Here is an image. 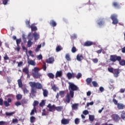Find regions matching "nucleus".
<instances>
[{
  "instance_id": "obj_1",
  "label": "nucleus",
  "mask_w": 125,
  "mask_h": 125,
  "mask_svg": "<svg viewBox=\"0 0 125 125\" xmlns=\"http://www.w3.org/2000/svg\"><path fill=\"white\" fill-rule=\"evenodd\" d=\"M68 89L69 90V93H67L66 94V96L65 97V101L66 103H70V101H71V99L70 98V96L71 98H74V91H78L80 90V88L78 86L75 85L74 83H68Z\"/></svg>"
},
{
  "instance_id": "obj_2",
  "label": "nucleus",
  "mask_w": 125,
  "mask_h": 125,
  "mask_svg": "<svg viewBox=\"0 0 125 125\" xmlns=\"http://www.w3.org/2000/svg\"><path fill=\"white\" fill-rule=\"evenodd\" d=\"M29 84L31 87L30 96L32 98L36 97V93H37V89H42V85L39 82H30Z\"/></svg>"
},
{
  "instance_id": "obj_3",
  "label": "nucleus",
  "mask_w": 125,
  "mask_h": 125,
  "mask_svg": "<svg viewBox=\"0 0 125 125\" xmlns=\"http://www.w3.org/2000/svg\"><path fill=\"white\" fill-rule=\"evenodd\" d=\"M108 71L109 73L113 74V76L115 78H118L120 75V73H121V69L119 68L114 69L113 67L108 68Z\"/></svg>"
},
{
  "instance_id": "obj_4",
  "label": "nucleus",
  "mask_w": 125,
  "mask_h": 125,
  "mask_svg": "<svg viewBox=\"0 0 125 125\" xmlns=\"http://www.w3.org/2000/svg\"><path fill=\"white\" fill-rule=\"evenodd\" d=\"M39 71H40V68L37 67H35L32 69V74L34 79H41L42 75L41 73H39Z\"/></svg>"
},
{
  "instance_id": "obj_5",
  "label": "nucleus",
  "mask_w": 125,
  "mask_h": 125,
  "mask_svg": "<svg viewBox=\"0 0 125 125\" xmlns=\"http://www.w3.org/2000/svg\"><path fill=\"white\" fill-rule=\"evenodd\" d=\"M86 83H87V85H89L90 87H92V85H91V83L93 84V86L94 87H97L98 84L96 81H93L92 82V78H88L86 79Z\"/></svg>"
},
{
  "instance_id": "obj_6",
  "label": "nucleus",
  "mask_w": 125,
  "mask_h": 125,
  "mask_svg": "<svg viewBox=\"0 0 125 125\" xmlns=\"http://www.w3.org/2000/svg\"><path fill=\"white\" fill-rule=\"evenodd\" d=\"M110 60L112 62H116V61H121L122 60V57L121 56H117L116 55H111L110 57Z\"/></svg>"
},
{
  "instance_id": "obj_7",
  "label": "nucleus",
  "mask_w": 125,
  "mask_h": 125,
  "mask_svg": "<svg viewBox=\"0 0 125 125\" xmlns=\"http://www.w3.org/2000/svg\"><path fill=\"white\" fill-rule=\"evenodd\" d=\"M118 16L116 15L112 14L111 15L110 18L112 20V24L113 25H116L119 23V20L117 19Z\"/></svg>"
},
{
  "instance_id": "obj_8",
  "label": "nucleus",
  "mask_w": 125,
  "mask_h": 125,
  "mask_svg": "<svg viewBox=\"0 0 125 125\" xmlns=\"http://www.w3.org/2000/svg\"><path fill=\"white\" fill-rule=\"evenodd\" d=\"M111 117L112 118L113 121H114V122H116V123H118V122H120V120H121V117H120V115L117 114H112Z\"/></svg>"
},
{
  "instance_id": "obj_9",
  "label": "nucleus",
  "mask_w": 125,
  "mask_h": 125,
  "mask_svg": "<svg viewBox=\"0 0 125 125\" xmlns=\"http://www.w3.org/2000/svg\"><path fill=\"white\" fill-rule=\"evenodd\" d=\"M47 107L49 108V112H54L55 111V105L54 104L52 105L51 104H49Z\"/></svg>"
},
{
  "instance_id": "obj_10",
  "label": "nucleus",
  "mask_w": 125,
  "mask_h": 125,
  "mask_svg": "<svg viewBox=\"0 0 125 125\" xmlns=\"http://www.w3.org/2000/svg\"><path fill=\"white\" fill-rule=\"evenodd\" d=\"M117 108H118V110H123V109H125V104H124L119 103L117 104Z\"/></svg>"
},
{
  "instance_id": "obj_11",
  "label": "nucleus",
  "mask_w": 125,
  "mask_h": 125,
  "mask_svg": "<svg viewBox=\"0 0 125 125\" xmlns=\"http://www.w3.org/2000/svg\"><path fill=\"white\" fill-rule=\"evenodd\" d=\"M27 63L29 65H32V66H35L36 65V62L33 60H30L29 59V56H27Z\"/></svg>"
},
{
  "instance_id": "obj_12",
  "label": "nucleus",
  "mask_w": 125,
  "mask_h": 125,
  "mask_svg": "<svg viewBox=\"0 0 125 125\" xmlns=\"http://www.w3.org/2000/svg\"><path fill=\"white\" fill-rule=\"evenodd\" d=\"M46 63L51 64L54 62V58L50 57L46 61Z\"/></svg>"
},
{
  "instance_id": "obj_13",
  "label": "nucleus",
  "mask_w": 125,
  "mask_h": 125,
  "mask_svg": "<svg viewBox=\"0 0 125 125\" xmlns=\"http://www.w3.org/2000/svg\"><path fill=\"white\" fill-rule=\"evenodd\" d=\"M70 123L69 119H63L61 120V124L62 125H68Z\"/></svg>"
},
{
  "instance_id": "obj_14",
  "label": "nucleus",
  "mask_w": 125,
  "mask_h": 125,
  "mask_svg": "<svg viewBox=\"0 0 125 125\" xmlns=\"http://www.w3.org/2000/svg\"><path fill=\"white\" fill-rule=\"evenodd\" d=\"M49 24L50 26H52V27H56V25H57V23L55 21L53 20H52L50 21Z\"/></svg>"
},
{
  "instance_id": "obj_15",
  "label": "nucleus",
  "mask_w": 125,
  "mask_h": 125,
  "mask_svg": "<svg viewBox=\"0 0 125 125\" xmlns=\"http://www.w3.org/2000/svg\"><path fill=\"white\" fill-rule=\"evenodd\" d=\"M33 36L34 38L35 41H38L40 39V35L37 32H34L33 34Z\"/></svg>"
},
{
  "instance_id": "obj_16",
  "label": "nucleus",
  "mask_w": 125,
  "mask_h": 125,
  "mask_svg": "<svg viewBox=\"0 0 125 125\" xmlns=\"http://www.w3.org/2000/svg\"><path fill=\"white\" fill-rule=\"evenodd\" d=\"M93 44V42L91 41H87L85 42L84 45V46H91V45H92Z\"/></svg>"
},
{
  "instance_id": "obj_17",
  "label": "nucleus",
  "mask_w": 125,
  "mask_h": 125,
  "mask_svg": "<svg viewBox=\"0 0 125 125\" xmlns=\"http://www.w3.org/2000/svg\"><path fill=\"white\" fill-rule=\"evenodd\" d=\"M31 29L32 32H36V31L38 30V28L34 24H32L30 27H29Z\"/></svg>"
},
{
  "instance_id": "obj_18",
  "label": "nucleus",
  "mask_w": 125,
  "mask_h": 125,
  "mask_svg": "<svg viewBox=\"0 0 125 125\" xmlns=\"http://www.w3.org/2000/svg\"><path fill=\"white\" fill-rule=\"evenodd\" d=\"M43 95L44 97H47L48 95V91L47 89H42Z\"/></svg>"
},
{
  "instance_id": "obj_19",
  "label": "nucleus",
  "mask_w": 125,
  "mask_h": 125,
  "mask_svg": "<svg viewBox=\"0 0 125 125\" xmlns=\"http://www.w3.org/2000/svg\"><path fill=\"white\" fill-rule=\"evenodd\" d=\"M61 77H62V71H57L56 73V78H60Z\"/></svg>"
},
{
  "instance_id": "obj_20",
  "label": "nucleus",
  "mask_w": 125,
  "mask_h": 125,
  "mask_svg": "<svg viewBox=\"0 0 125 125\" xmlns=\"http://www.w3.org/2000/svg\"><path fill=\"white\" fill-rule=\"evenodd\" d=\"M76 58L78 61L81 62L82 61V59H83V56L82 55H77Z\"/></svg>"
},
{
  "instance_id": "obj_21",
  "label": "nucleus",
  "mask_w": 125,
  "mask_h": 125,
  "mask_svg": "<svg viewBox=\"0 0 125 125\" xmlns=\"http://www.w3.org/2000/svg\"><path fill=\"white\" fill-rule=\"evenodd\" d=\"M55 110H56L58 112H61L63 110V106H55Z\"/></svg>"
},
{
  "instance_id": "obj_22",
  "label": "nucleus",
  "mask_w": 125,
  "mask_h": 125,
  "mask_svg": "<svg viewBox=\"0 0 125 125\" xmlns=\"http://www.w3.org/2000/svg\"><path fill=\"white\" fill-rule=\"evenodd\" d=\"M112 5L113 6L115 7V8H120V4H119V3L117 2H114L113 3H112Z\"/></svg>"
},
{
  "instance_id": "obj_23",
  "label": "nucleus",
  "mask_w": 125,
  "mask_h": 125,
  "mask_svg": "<svg viewBox=\"0 0 125 125\" xmlns=\"http://www.w3.org/2000/svg\"><path fill=\"white\" fill-rule=\"evenodd\" d=\"M33 44V42H32V39H30L27 42L28 47H31Z\"/></svg>"
},
{
  "instance_id": "obj_24",
  "label": "nucleus",
  "mask_w": 125,
  "mask_h": 125,
  "mask_svg": "<svg viewBox=\"0 0 125 125\" xmlns=\"http://www.w3.org/2000/svg\"><path fill=\"white\" fill-rule=\"evenodd\" d=\"M47 76L49 77L50 79L53 80L54 79V75L52 73H49L47 74Z\"/></svg>"
},
{
  "instance_id": "obj_25",
  "label": "nucleus",
  "mask_w": 125,
  "mask_h": 125,
  "mask_svg": "<svg viewBox=\"0 0 125 125\" xmlns=\"http://www.w3.org/2000/svg\"><path fill=\"white\" fill-rule=\"evenodd\" d=\"M18 83L19 87H22L23 86V83H22V81L21 80V79H19L18 80Z\"/></svg>"
},
{
  "instance_id": "obj_26",
  "label": "nucleus",
  "mask_w": 125,
  "mask_h": 125,
  "mask_svg": "<svg viewBox=\"0 0 125 125\" xmlns=\"http://www.w3.org/2000/svg\"><path fill=\"white\" fill-rule=\"evenodd\" d=\"M78 106H79V104H74L72 105V108L73 110H76V109H78Z\"/></svg>"
},
{
  "instance_id": "obj_27",
  "label": "nucleus",
  "mask_w": 125,
  "mask_h": 125,
  "mask_svg": "<svg viewBox=\"0 0 125 125\" xmlns=\"http://www.w3.org/2000/svg\"><path fill=\"white\" fill-rule=\"evenodd\" d=\"M63 49V48L60 45H58L56 48V51L57 52H59V51H61V50H62Z\"/></svg>"
},
{
  "instance_id": "obj_28",
  "label": "nucleus",
  "mask_w": 125,
  "mask_h": 125,
  "mask_svg": "<svg viewBox=\"0 0 125 125\" xmlns=\"http://www.w3.org/2000/svg\"><path fill=\"white\" fill-rule=\"evenodd\" d=\"M22 72L26 74L29 73V68H28V67L23 68L22 69Z\"/></svg>"
},
{
  "instance_id": "obj_29",
  "label": "nucleus",
  "mask_w": 125,
  "mask_h": 125,
  "mask_svg": "<svg viewBox=\"0 0 125 125\" xmlns=\"http://www.w3.org/2000/svg\"><path fill=\"white\" fill-rule=\"evenodd\" d=\"M35 113H37V109L36 107H33V109L32 110L31 112L30 113L31 116L35 115Z\"/></svg>"
},
{
  "instance_id": "obj_30",
  "label": "nucleus",
  "mask_w": 125,
  "mask_h": 125,
  "mask_svg": "<svg viewBox=\"0 0 125 125\" xmlns=\"http://www.w3.org/2000/svg\"><path fill=\"white\" fill-rule=\"evenodd\" d=\"M89 120L90 122H93L94 121V115H89Z\"/></svg>"
},
{
  "instance_id": "obj_31",
  "label": "nucleus",
  "mask_w": 125,
  "mask_h": 125,
  "mask_svg": "<svg viewBox=\"0 0 125 125\" xmlns=\"http://www.w3.org/2000/svg\"><path fill=\"white\" fill-rule=\"evenodd\" d=\"M30 120L31 123H35V122H36V117L34 116H31L30 117Z\"/></svg>"
},
{
  "instance_id": "obj_32",
  "label": "nucleus",
  "mask_w": 125,
  "mask_h": 125,
  "mask_svg": "<svg viewBox=\"0 0 125 125\" xmlns=\"http://www.w3.org/2000/svg\"><path fill=\"white\" fill-rule=\"evenodd\" d=\"M65 59L67 61H71V58H70V54H66L65 55Z\"/></svg>"
},
{
  "instance_id": "obj_33",
  "label": "nucleus",
  "mask_w": 125,
  "mask_h": 125,
  "mask_svg": "<svg viewBox=\"0 0 125 125\" xmlns=\"http://www.w3.org/2000/svg\"><path fill=\"white\" fill-rule=\"evenodd\" d=\"M72 73H71L70 72H68L66 74V77H67L68 80H71L72 79Z\"/></svg>"
},
{
  "instance_id": "obj_34",
  "label": "nucleus",
  "mask_w": 125,
  "mask_h": 125,
  "mask_svg": "<svg viewBox=\"0 0 125 125\" xmlns=\"http://www.w3.org/2000/svg\"><path fill=\"white\" fill-rule=\"evenodd\" d=\"M22 90L24 94H27V93H29V90H28V89H27V88H22Z\"/></svg>"
},
{
  "instance_id": "obj_35",
  "label": "nucleus",
  "mask_w": 125,
  "mask_h": 125,
  "mask_svg": "<svg viewBox=\"0 0 125 125\" xmlns=\"http://www.w3.org/2000/svg\"><path fill=\"white\" fill-rule=\"evenodd\" d=\"M41 47H42V45L41 44L38 45L37 48L35 49V52H39Z\"/></svg>"
},
{
  "instance_id": "obj_36",
  "label": "nucleus",
  "mask_w": 125,
  "mask_h": 125,
  "mask_svg": "<svg viewBox=\"0 0 125 125\" xmlns=\"http://www.w3.org/2000/svg\"><path fill=\"white\" fill-rule=\"evenodd\" d=\"M59 94L62 98L64 97V94H65V91H60L59 92Z\"/></svg>"
},
{
  "instance_id": "obj_37",
  "label": "nucleus",
  "mask_w": 125,
  "mask_h": 125,
  "mask_svg": "<svg viewBox=\"0 0 125 125\" xmlns=\"http://www.w3.org/2000/svg\"><path fill=\"white\" fill-rule=\"evenodd\" d=\"M16 98L17 100H21V99H22V95L19 94L17 95Z\"/></svg>"
},
{
  "instance_id": "obj_38",
  "label": "nucleus",
  "mask_w": 125,
  "mask_h": 125,
  "mask_svg": "<svg viewBox=\"0 0 125 125\" xmlns=\"http://www.w3.org/2000/svg\"><path fill=\"white\" fill-rule=\"evenodd\" d=\"M3 104L5 107H8V106H10V104L6 101H3Z\"/></svg>"
},
{
  "instance_id": "obj_39",
  "label": "nucleus",
  "mask_w": 125,
  "mask_h": 125,
  "mask_svg": "<svg viewBox=\"0 0 125 125\" xmlns=\"http://www.w3.org/2000/svg\"><path fill=\"white\" fill-rule=\"evenodd\" d=\"M82 76H83V75H82V73H78L77 74V75H76V79H77L78 80H79V79H81V78H82Z\"/></svg>"
},
{
  "instance_id": "obj_40",
  "label": "nucleus",
  "mask_w": 125,
  "mask_h": 125,
  "mask_svg": "<svg viewBox=\"0 0 125 125\" xmlns=\"http://www.w3.org/2000/svg\"><path fill=\"white\" fill-rule=\"evenodd\" d=\"M45 105V102L44 100H42V102L40 103V107H43Z\"/></svg>"
},
{
  "instance_id": "obj_41",
  "label": "nucleus",
  "mask_w": 125,
  "mask_h": 125,
  "mask_svg": "<svg viewBox=\"0 0 125 125\" xmlns=\"http://www.w3.org/2000/svg\"><path fill=\"white\" fill-rule=\"evenodd\" d=\"M39 105V102L38 101H34L33 105L34 107H36V106H38Z\"/></svg>"
},
{
  "instance_id": "obj_42",
  "label": "nucleus",
  "mask_w": 125,
  "mask_h": 125,
  "mask_svg": "<svg viewBox=\"0 0 125 125\" xmlns=\"http://www.w3.org/2000/svg\"><path fill=\"white\" fill-rule=\"evenodd\" d=\"M100 22L98 23L99 26H101L103 24H104V21L103 20H99V21Z\"/></svg>"
},
{
  "instance_id": "obj_43",
  "label": "nucleus",
  "mask_w": 125,
  "mask_h": 125,
  "mask_svg": "<svg viewBox=\"0 0 125 125\" xmlns=\"http://www.w3.org/2000/svg\"><path fill=\"white\" fill-rule=\"evenodd\" d=\"M74 122L75 125H79V124H80V119L79 118H76Z\"/></svg>"
},
{
  "instance_id": "obj_44",
  "label": "nucleus",
  "mask_w": 125,
  "mask_h": 125,
  "mask_svg": "<svg viewBox=\"0 0 125 125\" xmlns=\"http://www.w3.org/2000/svg\"><path fill=\"white\" fill-rule=\"evenodd\" d=\"M121 117L122 120H124V121H125V112H123L121 114Z\"/></svg>"
},
{
  "instance_id": "obj_45",
  "label": "nucleus",
  "mask_w": 125,
  "mask_h": 125,
  "mask_svg": "<svg viewBox=\"0 0 125 125\" xmlns=\"http://www.w3.org/2000/svg\"><path fill=\"white\" fill-rule=\"evenodd\" d=\"M71 51L73 53H75L77 51V48H76V47L73 46L72 47L71 49Z\"/></svg>"
},
{
  "instance_id": "obj_46",
  "label": "nucleus",
  "mask_w": 125,
  "mask_h": 125,
  "mask_svg": "<svg viewBox=\"0 0 125 125\" xmlns=\"http://www.w3.org/2000/svg\"><path fill=\"white\" fill-rule=\"evenodd\" d=\"M120 64L121 65V66H125V60H122L120 62Z\"/></svg>"
},
{
  "instance_id": "obj_47",
  "label": "nucleus",
  "mask_w": 125,
  "mask_h": 125,
  "mask_svg": "<svg viewBox=\"0 0 125 125\" xmlns=\"http://www.w3.org/2000/svg\"><path fill=\"white\" fill-rule=\"evenodd\" d=\"M28 53H29L30 56H31V57H35V55H34V54H33V52L31 50L29 51Z\"/></svg>"
},
{
  "instance_id": "obj_48",
  "label": "nucleus",
  "mask_w": 125,
  "mask_h": 125,
  "mask_svg": "<svg viewBox=\"0 0 125 125\" xmlns=\"http://www.w3.org/2000/svg\"><path fill=\"white\" fill-rule=\"evenodd\" d=\"M112 102H113L114 104H115V105H118V104H119V103H118V101L115 99H113L112 100Z\"/></svg>"
},
{
  "instance_id": "obj_49",
  "label": "nucleus",
  "mask_w": 125,
  "mask_h": 125,
  "mask_svg": "<svg viewBox=\"0 0 125 125\" xmlns=\"http://www.w3.org/2000/svg\"><path fill=\"white\" fill-rule=\"evenodd\" d=\"M92 61H93V62H94V63H98V59L97 58L92 59Z\"/></svg>"
},
{
  "instance_id": "obj_50",
  "label": "nucleus",
  "mask_w": 125,
  "mask_h": 125,
  "mask_svg": "<svg viewBox=\"0 0 125 125\" xmlns=\"http://www.w3.org/2000/svg\"><path fill=\"white\" fill-rule=\"evenodd\" d=\"M12 123H13V124H17L18 123V119H13Z\"/></svg>"
},
{
  "instance_id": "obj_51",
  "label": "nucleus",
  "mask_w": 125,
  "mask_h": 125,
  "mask_svg": "<svg viewBox=\"0 0 125 125\" xmlns=\"http://www.w3.org/2000/svg\"><path fill=\"white\" fill-rule=\"evenodd\" d=\"M21 42V39L16 40L17 45H19V44Z\"/></svg>"
},
{
  "instance_id": "obj_52",
  "label": "nucleus",
  "mask_w": 125,
  "mask_h": 125,
  "mask_svg": "<svg viewBox=\"0 0 125 125\" xmlns=\"http://www.w3.org/2000/svg\"><path fill=\"white\" fill-rule=\"evenodd\" d=\"M25 24L28 26V28H30L31 27V25H30V21H25Z\"/></svg>"
},
{
  "instance_id": "obj_53",
  "label": "nucleus",
  "mask_w": 125,
  "mask_h": 125,
  "mask_svg": "<svg viewBox=\"0 0 125 125\" xmlns=\"http://www.w3.org/2000/svg\"><path fill=\"white\" fill-rule=\"evenodd\" d=\"M42 69L43 71H46V64H45V62L43 63Z\"/></svg>"
},
{
  "instance_id": "obj_54",
  "label": "nucleus",
  "mask_w": 125,
  "mask_h": 125,
  "mask_svg": "<svg viewBox=\"0 0 125 125\" xmlns=\"http://www.w3.org/2000/svg\"><path fill=\"white\" fill-rule=\"evenodd\" d=\"M7 123L3 121H0V125H6Z\"/></svg>"
},
{
  "instance_id": "obj_55",
  "label": "nucleus",
  "mask_w": 125,
  "mask_h": 125,
  "mask_svg": "<svg viewBox=\"0 0 125 125\" xmlns=\"http://www.w3.org/2000/svg\"><path fill=\"white\" fill-rule=\"evenodd\" d=\"M5 115L6 116H12L13 112H5Z\"/></svg>"
},
{
  "instance_id": "obj_56",
  "label": "nucleus",
  "mask_w": 125,
  "mask_h": 125,
  "mask_svg": "<svg viewBox=\"0 0 125 125\" xmlns=\"http://www.w3.org/2000/svg\"><path fill=\"white\" fill-rule=\"evenodd\" d=\"M23 65V62H20L18 63V67H21V66Z\"/></svg>"
},
{
  "instance_id": "obj_57",
  "label": "nucleus",
  "mask_w": 125,
  "mask_h": 125,
  "mask_svg": "<svg viewBox=\"0 0 125 125\" xmlns=\"http://www.w3.org/2000/svg\"><path fill=\"white\" fill-rule=\"evenodd\" d=\"M7 82L8 83H11V79L9 77H7Z\"/></svg>"
},
{
  "instance_id": "obj_58",
  "label": "nucleus",
  "mask_w": 125,
  "mask_h": 125,
  "mask_svg": "<svg viewBox=\"0 0 125 125\" xmlns=\"http://www.w3.org/2000/svg\"><path fill=\"white\" fill-rule=\"evenodd\" d=\"M102 51H103V49L101 48V49L97 51L96 52H97V53H98V54H100V53H101V52H102Z\"/></svg>"
},
{
  "instance_id": "obj_59",
  "label": "nucleus",
  "mask_w": 125,
  "mask_h": 125,
  "mask_svg": "<svg viewBox=\"0 0 125 125\" xmlns=\"http://www.w3.org/2000/svg\"><path fill=\"white\" fill-rule=\"evenodd\" d=\"M22 48L23 50L26 51L25 52H26V53H27V52H28V49H27V48H26V47H25V46L22 45Z\"/></svg>"
},
{
  "instance_id": "obj_60",
  "label": "nucleus",
  "mask_w": 125,
  "mask_h": 125,
  "mask_svg": "<svg viewBox=\"0 0 125 125\" xmlns=\"http://www.w3.org/2000/svg\"><path fill=\"white\" fill-rule=\"evenodd\" d=\"M15 105H16V106H20V105H21V103L20 102H17L16 103H15Z\"/></svg>"
},
{
  "instance_id": "obj_61",
  "label": "nucleus",
  "mask_w": 125,
  "mask_h": 125,
  "mask_svg": "<svg viewBox=\"0 0 125 125\" xmlns=\"http://www.w3.org/2000/svg\"><path fill=\"white\" fill-rule=\"evenodd\" d=\"M0 106H2V105H3V100L1 98H0Z\"/></svg>"
},
{
  "instance_id": "obj_62",
  "label": "nucleus",
  "mask_w": 125,
  "mask_h": 125,
  "mask_svg": "<svg viewBox=\"0 0 125 125\" xmlns=\"http://www.w3.org/2000/svg\"><path fill=\"white\" fill-rule=\"evenodd\" d=\"M37 58L39 60H41V59H42V55H39L37 56Z\"/></svg>"
},
{
  "instance_id": "obj_63",
  "label": "nucleus",
  "mask_w": 125,
  "mask_h": 125,
  "mask_svg": "<svg viewBox=\"0 0 125 125\" xmlns=\"http://www.w3.org/2000/svg\"><path fill=\"white\" fill-rule=\"evenodd\" d=\"M83 114H84V115H88V111L85 110L83 111Z\"/></svg>"
},
{
  "instance_id": "obj_64",
  "label": "nucleus",
  "mask_w": 125,
  "mask_h": 125,
  "mask_svg": "<svg viewBox=\"0 0 125 125\" xmlns=\"http://www.w3.org/2000/svg\"><path fill=\"white\" fill-rule=\"evenodd\" d=\"M8 0H4L3 1V4H4V5H5V4H7V2H8Z\"/></svg>"
}]
</instances>
